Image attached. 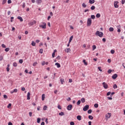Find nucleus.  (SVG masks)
Wrapping results in <instances>:
<instances>
[{"label": "nucleus", "mask_w": 125, "mask_h": 125, "mask_svg": "<svg viewBox=\"0 0 125 125\" xmlns=\"http://www.w3.org/2000/svg\"><path fill=\"white\" fill-rule=\"evenodd\" d=\"M95 35H97L100 37V38H102V37L104 36V34L103 32H99V31H97Z\"/></svg>", "instance_id": "nucleus-1"}, {"label": "nucleus", "mask_w": 125, "mask_h": 125, "mask_svg": "<svg viewBox=\"0 0 125 125\" xmlns=\"http://www.w3.org/2000/svg\"><path fill=\"white\" fill-rule=\"evenodd\" d=\"M42 24L43 25H40L39 27H40V28H42V29H46V23L43 22Z\"/></svg>", "instance_id": "nucleus-2"}, {"label": "nucleus", "mask_w": 125, "mask_h": 125, "mask_svg": "<svg viewBox=\"0 0 125 125\" xmlns=\"http://www.w3.org/2000/svg\"><path fill=\"white\" fill-rule=\"evenodd\" d=\"M91 22H92L91 19L90 18L88 19L87 22V26H90V25H91Z\"/></svg>", "instance_id": "nucleus-3"}, {"label": "nucleus", "mask_w": 125, "mask_h": 125, "mask_svg": "<svg viewBox=\"0 0 125 125\" xmlns=\"http://www.w3.org/2000/svg\"><path fill=\"white\" fill-rule=\"evenodd\" d=\"M89 109V105H86L83 108V111H87Z\"/></svg>", "instance_id": "nucleus-4"}, {"label": "nucleus", "mask_w": 125, "mask_h": 125, "mask_svg": "<svg viewBox=\"0 0 125 125\" xmlns=\"http://www.w3.org/2000/svg\"><path fill=\"white\" fill-rule=\"evenodd\" d=\"M103 85L104 88H105V89L108 88V84H107V83H106L105 82H103Z\"/></svg>", "instance_id": "nucleus-5"}, {"label": "nucleus", "mask_w": 125, "mask_h": 125, "mask_svg": "<svg viewBox=\"0 0 125 125\" xmlns=\"http://www.w3.org/2000/svg\"><path fill=\"white\" fill-rule=\"evenodd\" d=\"M118 3H119V2L118 1H115L114 2V7H115V8H118V7H119V5H118Z\"/></svg>", "instance_id": "nucleus-6"}, {"label": "nucleus", "mask_w": 125, "mask_h": 125, "mask_svg": "<svg viewBox=\"0 0 125 125\" xmlns=\"http://www.w3.org/2000/svg\"><path fill=\"white\" fill-rule=\"evenodd\" d=\"M73 107V105H72V104H69L68 106H67V110L68 111H71V110H72V108Z\"/></svg>", "instance_id": "nucleus-7"}, {"label": "nucleus", "mask_w": 125, "mask_h": 125, "mask_svg": "<svg viewBox=\"0 0 125 125\" xmlns=\"http://www.w3.org/2000/svg\"><path fill=\"white\" fill-rule=\"evenodd\" d=\"M105 118L106 119H109V118H111V113H108L105 115Z\"/></svg>", "instance_id": "nucleus-8"}, {"label": "nucleus", "mask_w": 125, "mask_h": 125, "mask_svg": "<svg viewBox=\"0 0 125 125\" xmlns=\"http://www.w3.org/2000/svg\"><path fill=\"white\" fill-rule=\"evenodd\" d=\"M36 23H37V22L36 21H33L29 22V23H28V24L29 25H30V26H33V25H34V24H36Z\"/></svg>", "instance_id": "nucleus-9"}, {"label": "nucleus", "mask_w": 125, "mask_h": 125, "mask_svg": "<svg viewBox=\"0 0 125 125\" xmlns=\"http://www.w3.org/2000/svg\"><path fill=\"white\" fill-rule=\"evenodd\" d=\"M112 79H113V80H116V79L118 78V74H114V75L112 77Z\"/></svg>", "instance_id": "nucleus-10"}, {"label": "nucleus", "mask_w": 125, "mask_h": 125, "mask_svg": "<svg viewBox=\"0 0 125 125\" xmlns=\"http://www.w3.org/2000/svg\"><path fill=\"white\" fill-rule=\"evenodd\" d=\"M30 95H31V93L29 92L27 93V100H30L31 99V98L30 97Z\"/></svg>", "instance_id": "nucleus-11"}, {"label": "nucleus", "mask_w": 125, "mask_h": 125, "mask_svg": "<svg viewBox=\"0 0 125 125\" xmlns=\"http://www.w3.org/2000/svg\"><path fill=\"white\" fill-rule=\"evenodd\" d=\"M70 51H71V49H70V48H66L65 49V52H67V53H69V52H70Z\"/></svg>", "instance_id": "nucleus-12"}, {"label": "nucleus", "mask_w": 125, "mask_h": 125, "mask_svg": "<svg viewBox=\"0 0 125 125\" xmlns=\"http://www.w3.org/2000/svg\"><path fill=\"white\" fill-rule=\"evenodd\" d=\"M89 2L91 4H92L94 3V2H95V0H89Z\"/></svg>", "instance_id": "nucleus-13"}, {"label": "nucleus", "mask_w": 125, "mask_h": 125, "mask_svg": "<svg viewBox=\"0 0 125 125\" xmlns=\"http://www.w3.org/2000/svg\"><path fill=\"white\" fill-rule=\"evenodd\" d=\"M36 2H37V3H38V4H40V3H42V0H37Z\"/></svg>", "instance_id": "nucleus-14"}, {"label": "nucleus", "mask_w": 125, "mask_h": 125, "mask_svg": "<svg viewBox=\"0 0 125 125\" xmlns=\"http://www.w3.org/2000/svg\"><path fill=\"white\" fill-rule=\"evenodd\" d=\"M77 119L78 121H81L82 120V116H81V115H78L77 117Z\"/></svg>", "instance_id": "nucleus-15"}, {"label": "nucleus", "mask_w": 125, "mask_h": 125, "mask_svg": "<svg viewBox=\"0 0 125 125\" xmlns=\"http://www.w3.org/2000/svg\"><path fill=\"white\" fill-rule=\"evenodd\" d=\"M56 66H57V68H60L61 67V65H60V63L57 62L55 63Z\"/></svg>", "instance_id": "nucleus-16"}, {"label": "nucleus", "mask_w": 125, "mask_h": 125, "mask_svg": "<svg viewBox=\"0 0 125 125\" xmlns=\"http://www.w3.org/2000/svg\"><path fill=\"white\" fill-rule=\"evenodd\" d=\"M18 19H19L21 22H23V19H22V17H18Z\"/></svg>", "instance_id": "nucleus-17"}, {"label": "nucleus", "mask_w": 125, "mask_h": 125, "mask_svg": "<svg viewBox=\"0 0 125 125\" xmlns=\"http://www.w3.org/2000/svg\"><path fill=\"white\" fill-rule=\"evenodd\" d=\"M109 32H113L114 31V28L113 27H110L109 28Z\"/></svg>", "instance_id": "nucleus-18"}, {"label": "nucleus", "mask_w": 125, "mask_h": 125, "mask_svg": "<svg viewBox=\"0 0 125 125\" xmlns=\"http://www.w3.org/2000/svg\"><path fill=\"white\" fill-rule=\"evenodd\" d=\"M60 82H61L62 84H63V83H65V82L64 81L63 79H60Z\"/></svg>", "instance_id": "nucleus-19"}, {"label": "nucleus", "mask_w": 125, "mask_h": 125, "mask_svg": "<svg viewBox=\"0 0 125 125\" xmlns=\"http://www.w3.org/2000/svg\"><path fill=\"white\" fill-rule=\"evenodd\" d=\"M72 40H73V36L70 37L69 40V42H68L69 43H70L72 42Z\"/></svg>", "instance_id": "nucleus-20"}, {"label": "nucleus", "mask_w": 125, "mask_h": 125, "mask_svg": "<svg viewBox=\"0 0 125 125\" xmlns=\"http://www.w3.org/2000/svg\"><path fill=\"white\" fill-rule=\"evenodd\" d=\"M42 101H43V100H44V98H45V96L44 94H43L42 95Z\"/></svg>", "instance_id": "nucleus-21"}, {"label": "nucleus", "mask_w": 125, "mask_h": 125, "mask_svg": "<svg viewBox=\"0 0 125 125\" xmlns=\"http://www.w3.org/2000/svg\"><path fill=\"white\" fill-rule=\"evenodd\" d=\"M31 45H32V46H36V42H35L34 41H32Z\"/></svg>", "instance_id": "nucleus-22"}, {"label": "nucleus", "mask_w": 125, "mask_h": 125, "mask_svg": "<svg viewBox=\"0 0 125 125\" xmlns=\"http://www.w3.org/2000/svg\"><path fill=\"white\" fill-rule=\"evenodd\" d=\"M81 102L82 103H84L85 102V99L84 98L81 99Z\"/></svg>", "instance_id": "nucleus-23"}, {"label": "nucleus", "mask_w": 125, "mask_h": 125, "mask_svg": "<svg viewBox=\"0 0 125 125\" xmlns=\"http://www.w3.org/2000/svg\"><path fill=\"white\" fill-rule=\"evenodd\" d=\"M59 116H64V112H61L60 113H59Z\"/></svg>", "instance_id": "nucleus-24"}, {"label": "nucleus", "mask_w": 125, "mask_h": 125, "mask_svg": "<svg viewBox=\"0 0 125 125\" xmlns=\"http://www.w3.org/2000/svg\"><path fill=\"white\" fill-rule=\"evenodd\" d=\"M88 119H89V120H93V117L91 115H89L88 116Z\"/></svg>", "instance_id": "nucleus-25"}, {"label": "nucleus", "mask_w": 125, "mask_h": 125, "mask_svg": "<svg viewBox=\"0 0 125 125\" xmlns=\"http://www.w3.org/2000/svg\"><path fill=\"white\" fill-rule=\"evenodd\" d=\"M113 88H114V89H116V88H118V86L117 85V84H114L113 85Z\"/></svg>", "instance_id": "nucleus-26"}, {"label": "nucleus", "mask_w": 125, "mask_h": 125, "mask_svg": "<svg viewBox=\"0 0 125 125\" xmlns=\"http://www.w3.org/2000/svg\"><path fill=\"white\" fill-rule=\"evenodd\" d=\"M92 112V110L91 109H89L87 111L88 114H91Z\"/></svg>", "instance_id": "nucleus-27"}, {"label": "nucleus", "mask_w": 125, "mask_h": 125, "mask_svg": "<svg viewBox=\"0 0 125 125\" xmlns=\"http://www.w3.org/2000/svg\"><path fill=\"white\" fill-rule=\"evenodd\" d=\"M37 123L38 124H40V123H41V118H39L37 119Z\"/></svg>", "instance_id": "nucleus-28"}, {"label": "nucleus", "mask_w": 125, "mask_h": 125, "mask_svg": "<svg viewBox=\"0 0 125 125\" xmlns=\"http://www.w3.org/2000/svg\"><path fill=\"white\" fill-rule=\"evenodd\" d=\"M92 48H93V50L96 49V45H93Z\"/></svg>", "instance_id": "nucleus-29"}, {"label": "nucleus", "mask_w": 125, "mask_h": 125, "mask_svg": "<svg viewBox=\"0 0 125 125\" xmlns=\"http://www.w3.org/2000/svg\"><path fill=\"white\" fill-rule=\"evenodd\" d=\"M82 6H83V7L85 8V7H86V5L85 4V3H83L82 4Z\"/></svg>", "instance_id": "nucleus-30"}, {"label": "nucleus", "mask_w": 125, "mask_h": 125, "mask_svg": "<svg viewBox=\"0 0 125 125\" xmlns=\"http://www.w3.org/2000/svg\"><path fill=\"white\" fill-rule=\"evenodd\" d=\"M91 9L92 10H94L95 9V6H92L91 7Z\"/></svg>", "instance_id": "nucleus-31"}, {"label": "nucleus", "mask_w": 125, "mask_h": 125, "mask_svg": "<svg viewBox=\"0 0 125 125\" xmlns=\"http://www.w3.org/2000/svg\"><path fill=\"white\" fill-rule=\"evenodd\" d=\"M6 1H7V0H3L2 4H4L6 3Z\"/></svg>", "instance_id": "nucleus-32"}, {"label": "nucleus", "mask_w": 125, "mask_h": 125, "mask_svg": "<svg viewBox=\"0 0 125 125\" xmlns=\"http://www.w3.org/2000/svg\"><path fill=\"white\" fill-rule=\"evenodd\" d=\"M83 62L84 63V64H85V65H87V62H85V60H83Z\"/></svg>", "instance_id": "nucleus-33"}, {"label": "nucleus", "mask_w": 125, "mask_h": 125, "mask_svg": "<svg viewBox=\"0 0 125 125\" xmlns=\"http://www.w3.org/2000/svg\"><path fill=\"white\" fill-rule=\"evenodd\" d=\"M43 109L44 111H45V110L47 109V106H46V105H44Z\"/></svg>", "instance_id": "nucleus-34"}, {"label": "nucleus", "mask_w": 125, "mask_h": 125, "mask_svg": "<svg viewBox=\"0 0 125 125\" xmlns=\"http://www.w3.org/2000/svg\"><path fill=\"white\" fill-rule=\"evenodd\" d=\"M107 73L108 74H111V73H112V69H109L107 71Z\"/></svg>", "instance_id": "nucleus-35"}, {"label": "nucleus", "mask_w": 125, "mask_h": 125, "mask_svg": "<svg viewBox=\"0 0 125 125\" xmlns=\"http://www.w3.org/2000/svg\"><path fill=\"white\" fill-rule=\"evenodd\" d=\"M94 107H95V108H98V104H94Z\"/></svg>", "instance_id": "nucleus-36"}, {"label": "nucleus", "mask_w": 125, "mask_h": 125, "mask_svg": "<svg viewBox=\"0 0 125 125\" xmlns=\"http://www.w3.org/2000/svg\"><path fill=\"white\" fill-rule=\"evenodd\" d=\"M13 66H14V67H17V63H16V62H14V63H13Z\"/></svg>", "instance_id": "nucleus-37"}, {"label": "nucleus", "mask_w": 125, "mask_h": 125, "mask_svg": "<svg viewBox=\"0 0 125 125\" xmlns=\"http://www.w3.org/2000/svg\"><path fill=\"white\" fill-rule=\"evenodd\" d=\"M77 105H80L81 104V100H79L77 103Z\"/></svg>", "instance_id": "nucleus-38"}, {"label": "nucleus", "mask_w": 125, "mask_h": 125, "mask_svg": "<svg viewBox=\"0 0 125 125\" xmlns=\"http://www.w3.org/2000/svg\"><path fill=\"white\" fill-rule=\"evenodd\" d=\"M42 51H43V49H41L40 50L39 53L42 54Z\"/></svg>", "instance_id": "nucleus-39"}, {"label": "nucleus", "mask_w": 125, "mask_h": 125, "mask_svg": "<svg viewBox=\"0 0 125 125\" xmlns=\"http://www.w3.org/2000/svg\"><path fill=\"white\" fill-rule=\"evenodd\" d=\"M110 52H111V54H114V53H115V50H111Z\"/></svg>", "instance_id": "nucleus-40"}, {"label": "nucleus", "mask_w": 125, "mask_h": 125, "mask_svg": "<svg viewBox=\"0 0 125 125\" xmlns=\"http://www.w3.org/2000/svg\"><path fill=\"white\" fill-rule=\"evenodd\" d=\"M45 64V61H43L42 63V66H44V65Z\"/></svg>", "instance_id": "nucleus-41"}, {"label": "nucleus", "mask_w": 125, "mask_h": 125, "mask_svg": "<svg viewBox=\"0 0 125 125\" xmlns=\"http://www.w3.org/2000/svg\"><path fill=\"white\" fill-rule=\"evenodd\" d=\"M70 125H75V122H71L70 123Z\"/></svg>", "instance_id": "nucleus-42"}, {"label": "nucleus", "mask_w": 125, "mask_h": 125, "mask_svg": "<svg viewBox=\"0 0 125 125\" xmlns=\"http://www.w3.org/2000/svg\"><path fill=\"white\" fill-rule=\"evenodd\" d=\"M5 51H6V52H8V51H9V48H6L5 49Z\"/></svg>", "instance_id": "nucleus-43"}, {"label": "nucleus", "mask_w": 125, "mask_h": 125, "mask_svg": "<svg viewBox=\"0 0 125 125\" xmlns=\"http://www.w3.org/2000/svg\"><path fill=\"white\" fill-rule=\"evenodd\" d=\"M37 64H38V62H35L33 63V66H36Z\"/></svg>", "instance_id": "nucleus-44"}, {"label": "nucleus", "mask_w": 125, "mask_h": 125, "mask_svg": "<svg viewBox=\"0 0 125 125\" xmlns=\"http://www.w3.org/2000/svg\"><path fill=\"white\" fill-rule=\"evenodd\" d=\"M19 63H20L21 64H22V63H23V60H22V59L20 60Z\"/></svg>", "instance_id": "nucleus-45"}, {"label": "nucleus", "mask_w": 125, "mask_h": 125, "mask_svg": "<svg viewBox=\"0 0 125 125\" xmlns=\"http://www.w3.org/2000/svg\"><path fill=\"white\" fill-rule=\"evenodd\" d=\"M98 70H99L100 71V72H102V69H101V67L99 66L98 67Z\"/></svg>", "instance_id": "nucleus-46"}, {"label": "nucleus", "mask_w": 125, "mask_h": 125, "mask_svg": "<svg viewBox=\"0 0 125 125\" xmlns=\"http://www.w3.org/2000/svg\"><path fill=\"white\" fill-rule=\"evenodd\" d=\"M52 56L53 58H54V57H55V53L53 52L52 53Z\"/></svg>", "instance_id": "nucleus-47"}, {"label": "nucleus", "mask_w": 125, "mask_h": 125, "mask_svg": "<svg viewBox=\"0 0 125 125\" xmlns=\"http://www.w3.org/2000/svg\"><path fill=\"white\" fill-rule=\"evenodd\" d=\"M1 46L2 47H3V48H5V47H6V46H5V45H4V44H2Z\"/></svg>", "instance_id": "nucleus-48"}, {"label": "nucleus", "mask_w": 125, "mask_h": 125, "mask_svg": "<svg viewBox=\"0 0 125 125\" xmlns=\"http://www.w3.org/2000/svg\"><path fill=\"white\" fill-rule=\"evenodd\" d=\"M29 117H32V115H33V113L32 112H30L29 113Z\"/></svg>", "instance_id": "nucleus-49"}, {"label": "nucleus", "mask_w": 125, "mask_h": 125, "mask_svg": "<svg viewBox=\"0 0 125 125\" xmlns=\"http://www.w3.org/2000/svg\"><path fill=\"white\" fill-rule=\"evenodd\" d=\"M58 109H60V110H61V109H62V107H61V105H59L58 106Z\"/></svg>", "instance_id": "nucleus-50"}, {"label": "nucleus", "mask_w": 125, "mask_h": 125, "mask_svg": "<svg viewBox=\"0 0 125 125\" xmlns=\"http://www.w3.org/2000/svg\"><path fill=\"white\" fill-rule=\"evenodd\" d=\"M3 97L5 99H7V96L6 95H4Z\"/></svg>", "instance_id": "nucleus-51"}, {"label": "nucleus", "mask_w": 125, "mask_h": 125, "mask_svg": "<svg viewBox=\"0 0 125 125\" xmlns=\"http://www.w3.org/2000/svg\"><path fill=\"white\" fill-rule=\"evenodd\" d=\"M18 91V90L17 89H14L13 90V92H17Z\"/></svg>", "instance_id": "nucleus-52"}, {"label": "nucleus", "mask_w": 125, "mask_h": 125, "mask_svg": "<svg viewBox=\"0 0 125 125\" xmlns=\"http://www.w3.org/2000/svg\"><path fill=\"white\" fill-rule=\"evenodd\" d=\"M125 0H122V4H125Z\"/></svg>", "instance_id": "nucleus-53"}, {"label": "nucleus", "mask_w": 125, "mask_h": 125, "mask_svg": "<svg viewBox=\"0 0 125 125\" xmlns=\"http://www.w3.org/2000/svg\"><path fill=\"white\" fill-rule=\"evenodd\" d=\"M110 94H111V92H108L107 93L106 95H107V96H109V95H110Z\"/></svg>", "instance_id": "nucleus-54"}, {"label": "nucleus", "mask_w": 125, "mask_h": 125, "mask_svg": "<svg viewBox=\"0 0 125 125\" xmlns=\"http://www.w3.org/2000/svg\"><path fill=\"white\" fill-rule=\"evenodd\" d=\"M107 99H108V100H112L113 98H112V97H107Z\"/></svg>", "instance_id": "nucleus-55"}, {"label": "nucleus", "mask_w": 125, "mask_h": 125, "mask_svg": "<svg viewBox=\"0 0 125 125\" xmlns=\"http://www.w3.org/2000/svg\"><path fill=\"white\" fill-rule=\"evenodd\" d=\"M3 59V57L2 56H0V61H1Z\"/></svg>", "instance_id": "nucleus-56"}, {"label": "nucleus", "mask_w": 125, "mask_h": 125, "mask_svg": "<svg viewBox=\"0 0 125 125\" xmlns=\"http://www.w3.org/2000/svg\"><path fill=\"white\" fill-rule=\"evenodd\" d=\"M103 42H106V39L103 38Z\"/></svg>", "instance_id": "nucleus-57"}, {"label": "nucleus", "mask_w": 125, "mask_h": 125, "mask_svg": "<svg viewBox=\"0 0 125 125\" xmlns=\"http://www.w3.org/2000/svg\"><path fill=\"white\" fill-rule=\"evenodd\" d=\"M10 107H11V104H9L7 106V108H9Z\"/></svg>", "instance_id": "nucleus-58"}, {"label": "nucleus", "mask_w": 125, "mask_h": 125, "mask_svg": "<svg viewBox=\"0 0 125 125\" xmlns=\"http://www.w3.org/2000/svg\"><path fill=\"white\" fill-rule=\"evenodd\" d=\"M107 62H108V63H111V59H108Z\"/></svg>", "instance_id": "nucleus-59"}, {"label": "nucleus", "mask_w": 125, "mask_h": 125, "mask_svg": "<svg viewBox=\"0 0 125 125\" xmlns=\"http://www.w3.org/2000/svg\"><path fill=\"white\" fill-rule=\"evenodd\" d=\"M67 101H71V98L69 97L67 99Z\"/></svg>", "instance_id": "nucleus-60"}, {"label": "nucleus", "mask_w": 125, "mask_h": 125, "mask_svg": "<svg viewBox=\"0 0 125 125\" xmlns=\"http://www.w3.org/2000/svg\"><path fill=\"white\" fill-rule=\"evenodd\" d=\"M11 0H8V3H9V4H10V3H11Z\"/></svg>", "instance_id": "nucleus-61"}, {"label": "nucleus", "mask_w": 125, "mask_h": 125, "mask_svg": "<svg viewBox=\"0 0 125 125\" xmlns=\"http://www.w3.org/2000/svg\"><path fill=\"white\" fill-rule=\"evenodd\" d=\"M36 42H37V43H39V42H40V40H36Z\"/></svg>", "instance_id": "nucleus-62"}, {"label": "nucleus", "mask_w": 125, "mask_h": 125, "mask_svg": "<svg viewBox=\"0 0 125 125\" xmlns=\"http://www.w3.org/2000/svg\"><path fill=\"white\" fill-rule=\"evenodd\" d=\"M8 125H13L12 123L9 122Z\"/></svg>", "instance_id": "nucleus-63"}, {"label": "nucleus", "mask_w": 125, "mask_h": 125, "mask_svg": "<svg viewBox=\"0 0 125 125\" xmlns=\"http://www.w3.org/2000/svg\"><path fill=\"white\" fill-rule=\"evenodd\" d=\"M41 125H44V122H42L41 123Z\"/></svg>", "instance_id": "nucleus-64"}]
</instances>
